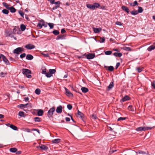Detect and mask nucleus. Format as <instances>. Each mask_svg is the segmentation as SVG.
Returning a JSON list of instances; mask_svg holds the SVG:
<instances>
[{"label": "nucleus", "instance_id": "obj_1", "mask_svg": "<svg viewBox=\"0 0 155 155\" xmlns=\"http://www.w3.org/2000/svg\"><path fill=\"white\" fill-rule=\"evenodd\" d=\"M86 6L87 8L90 9L94 10L96 8H99L101 6L99 3L95 2L93 5L89 4H87Z\"/></svg>", "mask_w": 155, "mask_h": 155}, {"label": "nucleus", "instance_id": "obj_2", "mask_svg": "<svg viewBox=\"0 0 155 155\" xmlns=\"http://www.w3.org/2000/svg\"><path fill=\"white\" fill-rule=\"evenodd\" d=\"M43 26L45 27H47V25H45V21L41 19L38 22L37 27L38 29H40L42 28Z\"/></svg>", "mask_w": 155, "mask_h": 155}, {"label": "nucleus", "instance_id": "obj_3", "mask_svg": "<svg viewBox=\"0 0 155 155\" xmlns=\"http://www.w3.org/2000/svg\"><path fill=\"white\" fill-rule=\"evenodd\" d=\"M24 49L22 48L18 47L14 50L13 53L19 54L24 51Z\"/></svg>", "mask_w": 155, "mask_h": 155}, {"label": "nucleus", "instance_id": "obj_4", "mask_svg": "<svg viewBox=\"0 0 155 155\" xmlns=\"http://www.w3.org/2000/svg\"><path fill=\"white\" fill-rule=\"evenodd\" d=\"M152 128V127H141L137 128L136 130L137 131H145L147 130L151 129Z\"/></svg>", "mask_w": 155, "mask_h": 155}, {"label": "nucleus", "instance_id": "obj_5", "mask_svg": "<svg viewBox=\"0 0 155 155\" xmlns=\"http://www.w3.org/2000/svg\"><path fill=\"white\" fill-rule=\"evenodd\" d=\"M56 72V71L54 69H50L49 70V73H48V74H46V76L48 78H50L52 76V74L55 73Z\"/></svg>", "mask_w": 155, "mask_h": 155}, {"label": "nucleus", "instance_id": "obj_6", "mask_svg": "<svg viewBox=\"0 0 155 155\" xmlns=\"http://www.w3.org/2000/svg\"><path fill=\"white\" fill-rule=\"evenodd\" d=\"M55 108L54 107L51 108L48 111V116L49 117H52L53 114V113L55 110Z\"/></svg>", "mask_w": 155, "mask_h": 155}, {"label": "nucleus", "instance_id": "obj_7", "mask_svg": "<svg viewBox=\"0 0 155 155\" xmlns=\"http://www.w3.org/2000/svg\"><path fill=\"white\" fill-rule=\"evenodd\" d=\"M22 73L28 78H29V70L23 68L22 69Z\"/></svg>", "mask_w": 155, "mask_h": 155}, {"label": "nucleus", "instance_id": "obj_8", "mask_svg": "<svg viewBox=\"0 0 155 155\" xmlns=\"http://www.w3.org/2000/svg\"><path fill=\"white\" fill-rule=\"evenodd\" d=\"M2 58L5 64L7 65H10V63L8 59L4 55L1 54Z\"/></svg>", "mask_w": 155, "mask_h": 155}, {"label": "nucleus", "instance_id": "obj_9", "mask_svg": "<svg viewBox=\"0 0 155 155\" xmlns=\"http://www.w3.org/2000/svg\"><path fill=\"white\" fill-rule=\"evenodd\" d=\"M86 56L87 59H93L95 57V55L94 54L89 53L87 54Z\"/></svg>", "mask_w": 155, "mask_h": 155}, {"label": "nucleus", "instance_id": "obj_10", "mask_svg": "<svg viewBox=\"0 0 155 155\" xmlns=\"http://www.w3.org/2000/svg\"><path fill=\"white\" fill-rule=\"evenodd\" d=\"M65 90L66 94L67 96L71 97L73 96V94L65 87Z\"/></svg>", "mask_w": 155, "mask_h": 155}, {"label": "nucleus", "instance_id": "obj_11", "mask_svg": "<svg viewBox=\"0 0 155 155\" xmlns=\"http://www.w3.org/2000/svg\"><path fill=\"white\" fill-rule=\"evenodd\" d=\"M37 148L38 149L40 148L41 150H47L48 149V147L44 145H41V146L37 147Z\"/></svg>", "mask_w": 155, "mask_h": 155}, {"label": "nucleus", "instance_id": "obj_12", "mask_svg": "<svg viewBox=\"0 0 155 155\" xmlns=\"http://www.w3.org/2000/svg\"><path fill=\"white\" fill-rule=\"evenodd\" d=\"M28 103L25 104H20L18 105L17 107L21 109H24L27 107V106L28 105Z\"/></svg>", "mask_w": 155, "mask_h": 155}, {"label": "nucleus", "instance_id": "obj_13", "mask_svg": "<svg viewBox=\"0 0 155 155\" xmlns=\"http://www.w3.org/2000/svg\"><path fill=\"white\" fill-rule=\"evenodd\" d=\"M62 107L61 106H60L57 108L56 110V111L58 113H61L62 111Z\"/></svg>", "mask_w": 155, "mask_h": 155}, {"label": "nucleus", "instance_id": "obj_14", "mask_svg": "<svg viewBox=\"0 0 155 155\" xmlns=\"http://www.w3.org/2000/svg\"><path fill=\"white\" fill-rule=\"evenodd\" d=\"M38 115L39 116H42L44 113V112L43 110L41 109H39L38 110Z\"/></svg>", "mask_w": 155, "mask_h": 155}, {"label": "nucleus", "instance_id": "obj_15", "mask_svg": "<svg viewBox=\"0 0 155 155\" xmlns=\"http://www.w3.org/2000/svg\"><path fill=\"white\" fill-rule=\"evenodd\" d=\"M122 9L124 11L126 12L127 13H129V10L127 7L125 6H122L121 7Z\"/></svg>", "mask_w": 155, "mask_h": 155}, {"label": "nucleus", "instance_id": "obj_16", "mask_svg": "<svg viewBox=\"0 0 155 155\" xmlns=\"http://www.w3.org/2000/svg\"><path fill=\"white\" fill-rule=\"evenodd\" d=\"M130 100L129 97L127 95L125 96L122 99V101L124 102Z\"/></svg>", "mask_w": 155, "mask_h": 155}, {"label": "nucleus", "instance_id": "obj_17", "mask_svg": "<svg viewBox=\"0 0 155 155\" xmlns=\"http://www.w3.org/2000/svg\"><path fill=\"white\" fill-rule=\"evenodd\" d=\"M105 68H108V70L110 71H113L114 70V68L112 66H105Z\"/></svg>", "mask_w": 155, "mask_h": 155}, {"label": "nucleus", "instance_id": "obj_18", "mask_svg": "<svg viewBox=\"0 0 155 155\" xmlns=\"http://www.w3.org/2000/svg\"><path fill=\"white\" fill-rule=\"evenodd\" d=\"M94 31L95 33H98L101 30V28H94Z\"/></svg>", "mask_w": 155, "mask_h": 155}, {"label": "nucleus", "instance_id": "obj_19", "mask_svg": "<svg viewBox=\"0 0 155 155\" xmlns=\"http://www.w3.org/2000/svg\"><path fill=\"white\" fill-rule=\"evenodd\" d=\"M81 90L83 93H86L88 91V89L87 88L85 87H82Z\"/></svg>", "mask_w": 155, "mask_h": 155}, {"label": "nucleus", "instance_id": "obj_20", "mask_svg": "<svg viewBox=\"0 0 155 155\" xmlns=\"http://www.w3.org/2000/svg\"><path fill=\"white\" fill-rule=\"evenodd\" d=\"M155 49V46L154 45H151L148 48L147 50L149 51H151L152 50H154Z\"/></svg>", "mask_w": 155, "mask_h": 155}, {"label": "nucleus", "instance_id": "obj_21", "mask_svg": "<svg viewBox=\"0 0 155 155\" xmlns=\"http://www.w3.org/2000/svg\"><path fill=\"white\" fill-rule=\"evenodd\" d=\"M9 151L12 153H15L17 151V149L16 148H11L9 149Z\"/></svg>", "mask_w": 155, "mask_h": 155}, {"label": "nucleus", "instance_id": "obj_22", "mask_svg": "<svg viewBox=\"0 0 155 155\" xmlns=\"http://www.w3.org/2000/svg\"><path fill=\"white\" fill-rule=\"evenodd\" d=\"M60 141V139H55L52 140V142L53 143H58Z\"/></svg>", "mask_w": 155, "mask_h": 155}, {"label": "nucleus", "instance_id": "obj_23", "mask_svg": "<svg viewBox=\"0 0 155 155\" xmlns=\"http://www.w3.org/2000/svg\"><path fill=\"white\" fill-rule=\"evenodd\" d=\"M114 55L116 57H120L122 56V54L120 53L115 52L114 53Z\"/></svg>", "mask_w": 155, "mask_h": 155}, {"label": "nucleus", "instance_id": "obj_24", "mask_svg": "<svg viewBox=\"0 0 155 155\" xmlns=\"http://www.w3.org/2000/svg\"><path fill=\"white\" fill-rule=\"evenodd\" d=\"M64 39V36L63 35H60L58 36L56 38L57 40L63 39Z\"/></svg>", "mask_w": 155, "mask_h": 155}, {"label": "nucleus", "instance_id": "obj_25", "mask_svg": "<svg viewBox=\"0 0 155 155\" xmlns=\"http://www.w3.org/2000/svg\"><path fill=\"white\" fill-rule=\"evenodd\" d=\"M8 10H10L11 12L12 13H14L16 12V9L12 7H10Z\"/></svg>", "mask_w": 155, "mask_h": 155}, {"label": "nucleus", "instance_id": "obj_26", "mask_svg": "<svg viewBox=\"0 0 155 155\" xmlns=\"http://www.w3.org/2000/svg\"><path fill=\"white\" fill-rule=\"evenodd\" d=\"M10 128L15 130H17L18 129V127H17L13 124H11L10 126Z\"/></svg>", "mask_w": 155, "mask_h": 155}, {"label": "nucleus", "instance_id": "obj_27", "mask_svg": "<svg viewBox=\"0 0 155 155\" xmlns=\"http://www.w3.org/2000/svg\"><path fill=\"white\" fill-rule=\"evenodd\" d=\"M47 69L45 68H43L42 69V73L43 74H45L46 76V74H48V73H46Z\"/></svg>", "mask_w": 155, "mask_h": 155}, {"label": "nucleus", "instance_id": "obj_28", "mask_svg": "<svg viewBox=\"0 0 155 155\" xmlns=\"http://www.w3.org/2000/svg\"><path fill=\"white\" fill-rule=\"evenodd\" d=\"M20 28L22 31H24L26 29V26L24 24H21L20 26Z\"/></svg>", "mask_w": 155, "mask_h": 155}, {"label": "nucleus", "instance_id": "obj_29", "mask_svg": "<svg viewBox=\"0 0 155 155\" xmlns=\"http://www.w3.org/2000/svg\"><path fill=\"white\" fill-rule=\"evenodd\" d=\"M2 4L3 6L8 9L10 8V7H9V5H8L7 3L5 2H3Z\"/></svg>", "mask_w": 155, "mask_h": 155}, {"label": "nucleus", "instance_id": "obj_30", "mask_svg": "<svg viewBox=\"0 0 155 155\" xmlns=\"http://www.w3.org/2000/svg\"><path fill=\"white\" fill-rule=\"evenodd\" d=\"M34 120L35 122H40L41 121V119L38 117L34 118Z\"/></svg>", "mask_w": 155, "mask_h": 155}, {"label": "nucleus", "instance_id": "obj_31", "mask_svg": "<svg viewBox=\"0 0 155 155\" xmlns=\"http://www.w3.org/2000/svg\"><path fill=\"white\" fill-rule=\"evenodd\" d=\"M18 115L21 117H25L24 113L23 111H20L18 113Z\"/></svg>", "mask_w": 155, "mask_h": 155}, {"label": "nucleus", "instance_id": "obj_32", "mask_svg": "<svg viewBox=\"0 0 155 155\" xmlns=\"http://www.w3.org/2000/svg\"><path fill=\"white\" fill-rule=\"evenodd\" d=\"M128 109L131 111H134V107L132 105L129 106L128 107Z\"/></svg>", "mask_w": 155, "mask_h": 155}, {"label": "nucleus", "instance_id": "obj_33", "mask_svg": "<svg viewBox=\"0 0 155 155\" xmlns=\"http://www.w3.org/2000/svg\"><path fill=\"white\" fill-rule=\"evenodd\" d=\"M130 6H134L136 5H138V3L137 1H135L134 3H130Z\"/></svg>", "mask_w": 155, "mask_h": 155}, {"label": "nucleus", "instance_id": "obj_34", "mask_svg": "<svg viewBox=\"0 0 155 155\" xmlns=\"http://www.w3.org/2000/svg\"><path fill=\"white\" fill-rule=\"evenodd\" d=\"M35 92L36 94L39 95L40 94L41 91L40 89L37 88L35 90Z\"/></svg>", "mask_w": 155, "mask_h": 155}, {"label": "nucleus", "instance_id": "obj_35", "mask_svg": "<svg viewBox=\"0 0 155 155\" xmlns=\"http://www.w3.org/2000/svg\"><path fill=\"white\" fill-rule=\"evenodd\" d=\"M78 115L80 116V117H81V118H82L84 116L83 114L79 110H78Z\"/></svg>", "mask_w": 155, "mask_h": 155}, {"label": "nucleus", "instance_id": "obj_36", "mask_svg": "<svg viewBox=\"0 0 155 155\" xmlns=\"http://www.w3.org/2000/svg\"><path fill=\"white\" fill-rule=\"evenodd\" d=\"M131 14L132 15H137L138 14V12L137 10L132 11L130 12Z\"/></svg>", "mask_w": 155, "mask_h": 155}, {"label": "nucleus", "instance_id": "obj_37", "mask_svg": "<svg viewBox=\"0 0 155 155\" xmlns=\"http://www.w3.org/2000/svg\"><path fill=\"white\" fill-rule=\"evenodd\" d=\"M123 49L124 50L127 51H131V48L130 47H125L123 48Z\"/></svg>", "mask_w": 155, "mask_h": 155}, {"label": "nucleus", "instance_id": "obj_38", "mask_svg": "<svg viewBox=\"0 0 155 155\" xmlns=\"http://www.w3.org/2000/svg\"><path fill=\"white\" fill-rule=\"evenodd\" d=\"M53 33L55 35H57L59 34V32L57 30H54L53 32Z\"/></svg>", "mask_w": 155, "mask_h": 155}, {"label": "nucleus", "instance_id": "obj_39", "mask_svg": "<svg viewBox=\"0 0 155 155\" xmlns=\"http://www.w3.org/2000/svg\"><path fill=\"white\" fill-rule=\"evenodd\" d=\"M2 12L4 14H8L9 12V11L7 9H4L2 10Z\"/></svg>", "mask_w": 155, "mask_h": 155}, {"label": "nucleus", "instance_id": "obj_40", "mask_svg": "<svg viewBox=\"0 0 155 155\" xmlns=\"http://www.w3.org/2000/svg\"><path fill=\"white\" fill-rule=\"evenodd\" d=\"M114 86V84L113 82H111L109 85L108 87V88L109 89L112 88Z\"/></svg>", "mask_w": 155, "mask_h": 155}, {"label": "nucleus", "instance_id": "obj_41", "mask_svg": "<svg viewBox=\"0 0 155 155\" xmlns=\"http://www.w3.org/2000/svg\"><path fill=\"white\" fill-rule=\"evenodd\" d=\"M112 52L110 51H104L105 54L106 55H110L112 54Z\"/></svg>", "mask_w": 155, "mask_h": 155}, {"label": "nucleus", "instance_id": "obj_42", "mask_svg": "<svg viewBox=\"0 0 155 155\" xmlns=\"http://www.w3.org/2000/svg\"><path fill=\"white\" fill-rule=\"evenodd\" d=\"M127 118L126 117H120L119 118L117 119V121H119L120 120H125Z\"/></svg>", "mask_w": 155, "mask_h": 155}, {"label": "nucleus", "instance_id": "obj_43", "mask_svg": "<svg viewBox=\"0 0 155 155\" xmlns=\"http://www.w3.org/2000/svg\"><path fill=\"white\" fill-rule=\"evenodd\" d=\"M7 73H4L3 72H1L0 73V77H4L6 75Z\"/></svg>", "mask_w": 155, "mask_h": 155}, {"label": "nucleus", "instance_id": "obj_44", "mask_svg": "<svg viewBox=\"0 0 155 155\" xmlns=\"http://www.w3.org/2000/svg\"><path fill=\"white\" fill-rule=\"evenodd\" d=\"M143 68L142 67L141 68H140V67H138L137 68V71L138 72H140L143 70Z\"/></svg>", "mask_w": 155, "mask_h": 155}, {"label": "nucleus", "instance_id": "obj_45", "mask_svg": "<svg viewBox=\"0 0 155 155\" xmlns=\"http://www.w3.org/2000/svg\"><path fill=\"white\" fill-rule=\"evenodd\" d=\"M143 11V8L140 7H138V13H141Z\"/></svg>", "mask_w": 155, "mask_h": 155}, {"label": "nucleus", "instance_id": "obj_46", "mask_svg": "<svg viewBox=\"0 0 155 155\" xmlns=\"http://www.w3.org/2000/svg\"><path fill=\"white\" fill-rule=\"evenodd\" d=\"M48 25L50 27V29H52L54 27V24L52 23H48Z\"/></svg>", "mask_w": 155, "mask_h": 155}, {"label": "nucleus", "instance_id": "obj_47", "mask_svg": "<svg viewBox=\"0 0 155 155\" xmlns=\"http://www.w3.org/2000/svg\"><path fill=\"white\" fill-rule=\"evenodd\" d=\"M18 13L20 14V15H21V16L23 18L24 17V13L22 11L20 10L18 11Z\"/></svg>", "mask_w": 155, "mask_h": 155}, {"label": "nucleus", "instance_id": "obj_48", "mask_svg": "<svg viewBox=\"0 0 155 155\" xmlns=\"http://www.w3.org/2000/svg\"><path fill=\"white\" fill-rule=\"evenodd\" d=\"M67 107L68 109L69 110H71L72 108V106L71 104H68Z\"/></svg>", "mask_w": 155, "mask_h": 155}, {"label": "nucleus", "instance_id": "obj_49", "mask_svg": "<svg viewBox=\"0 0 155 155\" xmlns=\"http://www.w3.org/2000/svg\"><path fill=\"white\" fill-rule=\"evenodd\" d=\"M26 54L25 53L22 54L20 55V57L21 58H24L25 57V56H26Z\"/></svg>", "mask_w": 155, "mask_h": 155}, {"label": "nucleus", "instance_id": "obj_50", "mask_svg": "<svg viewBox=\"0 0 155 155\" xmlns=\"http://www.w3.org/2000/svg\"><path fill=\"white\" fill-rule=\"evenodd\" d=\"M35 48V46L33 45L30 44V50L33 49Z\"/></svg>", "mask_w": 155, "mask_h": 155}, {"label": "nucleus", "instance_id": "obj_51", "mask_svg": "<svg viewBox=\"0 0 155 155\" xmlns=\"http://www.w3.org/2000/svg\"><path fill=\"white\" fill-rule=\"evenodd\" d=\"M116 25H122V23L120 21H116L115 23Z\"/></svg>", "mask_w": 155, "mask_h": 155}, {"label": "nucleus", "instance_id": "obj_52", "mask_svg": "<svg viewBox=\"0 0 155 155\" xmlns=\"http://www.w3.org/2000/svg\"><path fill=\"white\" fill-rule=\"evenodd\" d=\"M92 118L94 120H96L97 119V117L96 116V115L94 114L92 115Z\"/></svg>", "mask_w": 155, "mask_h": 155}, {"label": "nucleus", "instance_id": "obj_53", "mask_svg": "<svg viewBox=\"0 0 155 155\" xmlns=\"http://www.w3.org/2000/svg\"><path fill=\"white\" fill-rule=\"evenodd\" d=\"M105 41V38H101L100 42L101 43L104 42Z\"/></svg>", "mask_w": 155, "mask_h": 155}, {"label": "nucleus", "instance_id": "obj_54", "mask_svg": "<svg viewBox=\"0 0 155 155\" xmlns=\"http://www.w3.org/2000/svg\"><path fill=\"white\" fill-rule=\"evenodd\" d=\"M59 5H57L56 6H55L54 7L52 8V10H55V9H57L58 8H59Z\"/></svg>", "mask_w": 155, "mask_h": 155}, {"label": "nucleus", "instance_id": "obj_55", "mask_svg": "<svg viewBox=\"0 0 155 155\" xmlns=\"http://www.w3.org/2000/svg\"><path fill=\"white\" fill-rule=\"evenodd\" d=\"M56 5H59L60 6V5L61 4V2L59 1H58V2H54V3Z\"/></svg>", "mask_w": 155, "mask_h": 155}, {"label": "nucleus", "instance_id": "obj_56", "mask_svg": "<svg viewBox=\"0 0 155 155\" xmlns=\"http://www.w3.org/2000/svg\"><path fill=\"white\" fill-rule=\"evenodd\" d=\"M31 131H34V130H35V131H36L37 132H38V133H40V132H39V130L38 129H31Z\"/></svg>", "mask_w": 155, "mask_h": 155}, {"label": "nucleus", "instance_id": "obj_57", "mask_svg": "<svg viewBox=\"0 0 155 155\" xmlns=\"http://www.w3.org/2000/svg\"><path fill=\"white\" fill-rule=\"evenodd\" d=\"M120 64L119 62L117 63L116 65V69H117L120 65Z\"/></svg>", "mask_w": 155, "mask_h": 155}, {"label": "nucleus", "instance_id": "obj_58", "mask_svg": "<svg viewBox=\"0 0 155 155\" xmlns=\"http://www.w3.org/2000/svg\"><path fill=\"white\" fill-rule=\"evenodd\" d=\"M66 32V31L63 28L61 30V32L62 34H64Z\"/></svg>", "mask_w": 155, "mask_h": 155}, {"label": "nucleus", "instance_id": "obj_59", "mask_svg": "<svg viewBox=\"0 0 155 155\" xmlns=\"http://www.w3.org/2000/svg\"><path fill=\"white\" fill-rule=\"evenodd\" d=\"M42 55L44 56L45 57H49V54H45L42 53Z\"/></svg>", "mask_w": 155, "mask_h": 155}, {"label": "nucleus", "instance_id": "obj_60", "mask_svg": "<svg viewBox=\"0 0 155 155\" xmlns=\"http://www.w3.org/2000/svg\"><path fill=\"white\" fill-rule=\"evenodd\" d=\"M151 85L154 89H155V84H154V82L153 81V82H152Z\"/></svg>", "mask_w": 155, "mask_h": 155}, {"label": "nucleus", "instance_id": "obj_61", "mask_svg": "<svg viewBox=\"0 0 155 155\" xmlns=\"http://www.w3.org/2000/svg\"><path fill=\"white\" fill-rule=\"evenodd\" d=\"M51 4H53L54 3V0H48Z\"/></svg>", "mask_w": 155, "mask_h": 155}, {"label": "nucleus", "instance_id": "obj_62", "mask_svg": "<svg viewBox=\"0 0 155 155\" xmlns=\"http://www.w3.org/2000/svg\"><path fill=\"white\" fill-rule=\"evenodd\" d=\"M139 153L140 154H145V152L144 151H139Z\"/></svg>", "mask_w": 155, "mask_h": 155}, {"label": "nucleus", "instance_id": "obj_63", "mask_svg": "<svg viewBox=\"0 0 155 155\" xmlns=\"http://www.w3.org/2000/svg\"><path fill=\"white\" fill-rule=\"evenodd\" d=\"M65 120L67 121H70V118L69 117H66L65 118Z\"/></svg>", "mask_w": 155, "mask_h": 155}, {"label": "nucleus", "instance_id": "obj_64", "mask_svg": "<svg viewBox=\"0 0 155 155\" xmlns=\"http://www.w3.org/2000/svg\"><path fill=\"white\" fill-rule=\"evenodd\" d=\"M29 100L28 97H25L24 98V100L25 101H27Z\"/></svg>", "mask_w": 155, "mask_h": 155}]
</instances>
